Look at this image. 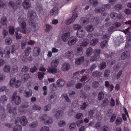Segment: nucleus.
Here are the masks:
<instances>
[{"label":"nucleus","mask_w":131,"mask_h":131,"mask_svg":"<svg viewBox=\"0 0 131 131\" xmlns=\"http://www.w3.org/2000/svg\"><path fill=\"white\" fill-rule=\"evenodd\" d=\"M23 6L24 8L28 9L31 7V3L29 0H24L23 3Z\"/></svg>","instance_id":"6e6552de"},{"label":"nucleus","mask_w":131,"mask_h":131,"mask_svg":"<svg viewBox=\"0 0 131 131\" xmlns=\"http://www.w3.org/2000/svg\"><path fill=\"white\" fill-rule=\"evenodd\" d=\"M105 10V9L103 7H97L94 10V11L96 13H102Z\"/></svg>","instance_id":"473e14b6"},{"label":"nucleus","mask_w":131,"mask_h":131,"mask_svg":"<svg viewBox=\"0 0 131 131\" xmlns=\"http://www.w3.org/2000/svg\"><path fill=\"white\" fill-rule=\"evenodd\" d=\"M77 41V38L73 36H72L69 38L68 41V44L69 46H71L75 44Z\"/></svg>","instance_id":"423d86ee"},{"label":"nucleus","mask_w":131,"mask_h":131,"mask_svg":"<svg viewBox=\"0 0 131 131\" xmlns=\"http://www.w3.org/2000/svg\"><path fill=\"white\" fill-rule=\"evenodd\" d=\"M114 7L116 9L119 10L122 9V7L121 5L120 4H117L115 5Z\"/></svg>","instance_id":"6e6d98bb"},{"label":"nucleus","mask_w":131,"mask_h":131,"mask_svg":"<svg viewBox=\"0 0 131 131\" xmlns=\"http://www.w3.org/2000/svg\"><path fill=\"white\" fill-rule=\"evenodd\" d=\"M70 36V33L69 32L64 31L63 32L61 35V39L64 42H66Z\"/></svg>","instance_id":"39448f33"},{"label":"nucleus","mask_w":131,"mask_h":131,"mask_svg":"<svg viewBox=\"0 0 131 131\" xmlns=\"http://www.w3.org/2000/svg\"><path fill=\"white\" fill-rule=\"evenodd\" d=\"M110 74V71L108 70H106L104 72V75L105 78H108Z\"/></svg>","instance_id":"09e8293b"},{"label":"nucleus","mask_w":131,"mask_h":131,"mask_svg":"<svg viewBox=\"0 0 131 131\" xmlns=\"http://www.w3.org/2000/svg\"><path fill=\"white\" fill-rule=\"evenodd\" d=\"M56 99V96L54 94H52L49 96L48 99L49 101L51 103L54 102Z\"/></svg>","instance_id":"5701e85b"},{"label":"nucleus","mask_w":131,"mask_h":131,"mask_svg":"<svg viewBox=\"0 0 131 131\" xmlns=\"http://www.w3.org/2000/svg\"><path fill=\"white\" fill-rule=\"evenodd\" d=\"M130 56V53L128 51H126L123 52L121 56V58L124 60L128 58Z\"/></svg>","instance_id":"dca6fc26"},{"label":"nucleus","mask_w":131,"mask_h":131,"mask_svg":"<svg viewBox=\"0 0 131 131\" xmlns=\"http://www.w3.org/2000/svg\"><path fill=\"white\" fill-rule=\"evenodd\" d=\"M57 84L58 86L61 87L64 85L65 82L62 79H59L57 81Z\"/></svg>","instance_id":"393cba45"},{"label":"nucleus","mask_w":131,"mask_h":131,"mask_svg":"<svg viewBox=\"0 0 131 131\" xmlns=\"http://www.w3.org/2000/svg\"><path fill=\"white\" fill-rule=\"evenodd\" d=\"M10 105H8L7 106V107L8 109V110L9 111V112L10 113H13L14 114H15L16 113V108H14L13 109H12L11 110L10 109Z\"/></svg>","instance_id":"c03bdc74"},{"label":"nucleus","mask_w":131,"mask_h":131,"mask_svg":"<svg viewBox=\"0 0 131 131\" xmlns=\"http://www.w3.org/2000/svg\"><path fill=\"white\" fill-rule=\"evenodd\" d=\"M85 34V32L84 30H78L77 32L76 35L78 37L81 38L84 37Z\"/></svg>","instance_id":"9d476101"},{"label":"nucleus","mask_w":131,"mask_h":131,"mask_svg":"<svg viewBox=\"0 0 131 131\" xmlns=\"http://www.w3.org/2000/svg\"><path fill=\"white\" fill-rule=\"evenodd\" d=\"M27 16L28 17H29L32 19H33L35 18L36 14L34 11H32L30 13L28 14Z\"/></svg>","instance_id":"7c9ffc66"},{"label":"nucleus","mask_w":131,"mask_h":131,"mask_svg":"<svg viewBox=\"0 0 131 131\" xmlns=\"http://www.w3.org/2000/svg\"><path fill=\"white\" fill-rule=\"evenodd\" d=\"M63 97L65 98L66 100L68 102H70V100L68 98L67 95L66 94H63L62 95Z\"/></svg>","instance_id":"69168bd1"},{"label":"nucleus","mask_w":131,"mask_h":131,"mask_svg":"<svg viewBox=\"0 0 131 131\" xmlns=\"http://www.w3.org/2000/svg\"><path fill=\"white\" fill-rule=\"evenodd\" d=\"M7 19L6 17H3L1 18L0 22L2 25H7Z\"/></svg>","instance_id":"c85d7f7f"},{"label":"nucleus","mask_w":131,"mask_h":131,"mask_svg":"<svg viewBox=\"0 0 131 131\" xmlns=\"http://www.w3.org/2000/svg\"><path fill=\"white\" fill-rule=\"evenodd\" d=\"M40 121H43L46 125L51 124L52 122V119L46 114L42 115L40 118Z\"/></svg>","instance_id":"f03ea898"},{"label":"nucleus","mask_w":131,"mask_h":131,"mask_svg":"<svg viewBox=\"0 0 131 131\" xmlns=\"http://www.w3.org/2000/svg\"><path fill=\"white\" fill-rule=\"evenodd\" d=\"M9 33L10 35H13L14 32V28L12 26H10L9 27Z\"/></svg>","instance_id":"a18cd8bd"},{"label":"nucleus","mask_w":131,"mask_h":131,"mask_svg":"<svg viewBox=\"0 0 131 131\" xmlns=\"http://www.w3.org/2000/svg\"><path fill=\"white\" fill-rule=\"evenodd\" d=\"M98 40L96 38L92 39L90 41V45L92 46H95L98 43Z\"/></svg>","instance_id":"cd10ccee"},{"label":"nucleus","mask_w":131,"mask_h":131,"mask_svg":"<svg viewBox=\"0 0 131 131\" xmlns=\"http://www.w3.org/2000/svg\"><path fill=\"white\" fill-rule=\"evenodd\" d=\"M12 38L8 37L5 40V43L6 45H10L12 42Z\"/></svg>","instance_id":"e433bc0d"},{"label":"nucleus","mask_w":131,"mask_h":131,"mask_svg":"<svg viewBox=\"0 0 131 131\" xmlns=\"http://www.w3.org/2000/svg\"><path fill=\"white\" fill-rule=\"evenodd\" d=\"M36 9L37 11L38 12L42 14H44L41 5H37L36 7Z\"/></svg>","instance_id":"bb28decb"},{"label":"nucleus","mask_w":131,"mask_h":131,"mask_svg":"<svg viewBox=\"0 0 131 131\" xmlns=\"http://www.w3.org/2000/svg\"><path fill=\"white\" fill-rule=\"evenodd\" d=\"M7 100V97L6 95H3L1 96L0 98V101L1 102H4L6 101Z\"/></svg>","instance_id":"37998d69"},{"label":"nucleus","mask_w":131,"mask_h":131,"mask_svg":"<svg viewBox=\"0 0 131 131\" xmlns=\"http://www.w3.org/2000/svg\"><path fill=\"white\" fill-rule=\"evenodd\" d=\"M106 64L105 62H103L100 63L99 66V67L101 69H103L105 68Z\"/></svg>","instance_id":"79ce46f5"},{"label":"nucleus","mask_w":131,"mask_h":131,"mask_svg":"<svg viewBox=\"0 0 131 131\" xmlns=\"http://www.w3.org/2000/svg\"><path fill=\"white\" fill-rule=\"evenodd\" d=\"M110 16L112 18H116L118 19H121L123 18V16L121 14H118L115 13H111Z\"/></svg>","instance_id":"9b49d317"},{"label":"nucleus","mask_w":131,"mask_h":131,"mask_svg":"<svg viewBox=\"0 0 131 131\" xmlns=\"http://www.w3.org/2000/svg\"><path fill=\"white\" fill-rule=\"evenodd\" d=\"M83 117V114L82 113H78L76 116V118L78 119H80Z\"/></svg>","instance_id":"0e129e2a"},{"label":"nucleus","mask_w":131,"mask_h":131,"mask_svg":"<svg viewBox=\"0 0 131 131\" xmlns=\"http://www.w3.org/2000/svg\"><path fill=\"white\" fill-rule=\"evenodd\" d=\"M10 70V66L8 65H5L3 69V71L4 72L6 73L9 72Z\"/></svg>","instance_id":"2f4dec72"},{"label":"nucleus","mask_w":131,"mask_h":131,"mask_svg":"<svg viewBox=\"0 0 131 131\" xmlns=\"http://www.w3.org/2000/svg\"><path fill=\"white\" fill-rule=\"evenodd\" d=\"M30 78L29 75L25 74L22 75L21 77V80L22 82H25L27 81Z\"/></svg>","instance_id":"412c9836"},{"label":"nucleus","mask_w":131,"mask_h":131,"mask_svg":"<svg viewBox=\"0 0 131 131\" xmlns=\"http://www.w3.org/2000/svg\"><path fill=\"white\" fill-rule=\"evenodd\" d=\"M100 50L99 49H96L94 50L93 52L94 55L98 57L100 55Z\"/></svg>","instance_id":"49530a36"},{"label":"nucleus","mask_w":131,"mask_h":131,"mask_svg":"<svg viewBox=\"0 0 131 131\" xmlns=\"http://www.w3.org/2000/svg\"><path fill=\"white\" fill-rule=\"evenodd\" d=\"M88 44V40L86 38L82 39V42L80 43V46H81L86 47Z\"/></svg>","instance_id":"b1692460"},{"label":"nucleus","mask_w":131,"mask_h":131,"mask_svg":"<svg viewBox=\"0 0 131 131\" xmlns=\"http://www.w3.org/2000/svg\"><path fill=\"white\" fill-rule=\"evenodd\" d=\"M93 52V50L91 47H89L86 51V55L90 56L91 55Z\"/></svg>","instance_id":"f704fd0d"},{"label":"nucleus","mask_w":131,"mask_h":131,"mask_svg":"<svg viewBox=\"0 0 131 131\" xmlns=\"http://www.w3.org/2000/svg\"><path fill=\"white\" fill-rule=\"evenodd\" d=\"M17 92H14L12 97V100L13 102H14L16 104H19L21 102L20 97L18 96H17Z\"/></svg>","instance_id":"20e7f679"},{"label":"nucleus","mask_w":131,"mask_h":131,"mask_svg":"<svg viewBox=\"0 0 131 131\" xmlns=\"http://www.w3.org/2000/svg\"><path fill=\"white\" fill-rule=\"evenodd\" d=\"M18 15L19 16L18 19V21L21 27L17 28L16 29L17 31H20L24 34H25L26 24L24 21L23 16L20 13H18Z\"/></svg>","instance_id":"f257e3e1"},{"label":"nucleus","mask_w":131,"mask_h":131,"mask_svg":"<svg viewBox=\"0 0 131 131\" xmlns=\"http://www.w3.org/2000/svg\"><path fill=\"white\" fill-rule=\"evenodd\" d=\"M58 9L57 7H54L50 11V15L52 16H55L58 13Z\"/></svg>","instance_id":"f3484780"},{"label":"nucleus","mask_w":131,"mask_h":131,"mask_svg":"<svg viewBox=\"0 0 131 131\" xmlns=\"http://www.w3.org/2000/svg\"><path fill=\"white\" fill-rule=\"evenodd\" d=\"M46 28L45 29V30L46 32L49 31L50 30L52 29V26L48 24H46Z\"/></svg>","instance_id":"8fccbe9b"},{"label":"nucleus","mask_w":131,"mask_h":131,"mask_svg":"<svg viewBox=\"0 0 131 131\" xmlns=\"http://www.w3.org/2000/svg\"><path fill=\"white\" fill-rule=\"evenodd\" d=\"M19 122H20L22 125L25 126L27 123L28 121L25 116H23L20 117H18L16 118L15 122V123L16 124H17Z\"/></svg>","instance_id":"7ed1b4c3"},{"label":"nucleus","mask_w":131,"mask_h":131,"mask_svg":"<svg viewBox=\"0 0 131 131\" xmlns=\"http://www.w3.org/2000/svg\"><path fill=\"white\" fill-rule=\"evenodd\" d=\"M122 121V119L121 118L118 117L117 118L115 121L116 124L117 125H119L121 124Z\"/></svg>","instance_id":"603ef678"},{"label":"nucleus","mask_w":131,"mask_h":131,"mask_svg":"<svg viewBox=\"0 0 131 131\" xmlns=\"http://www.w3.org/2000/svg\"><path fill=\"white\" fill-rule=\"evenodd\" d=\"M107 45V41L106 40L102 42L100 44L102 48H104V47L106 46Z\"/></svg>","instance_id":"bf43d9fd"},{"label":"nucleus","mask_w":131,"mask_h":131,"mask_svg":"<svg viewBox=\"0 0 131 131\" xmlns=\"http://www.w3.org/2000/svg\"><path fill=\"white\" fill-rule=\"evenodd\" d=\"M72 27L75 30H79L81 28V26L78 24L74 25Z\"/></svg>","instance_id":"4d7b16f0"},{"label":"nucleus","mask_w":131,"mask_h":131,"mask_svg":"<svg viewBox=\"0 0 131 131\" xmlns=\"http://www.w3.org/2000/svg\"><path fill=\"white\" fill-rule=\"evenodd\" d=\"M102 73L96 71L94 72H93L92 74V76L93 77H100Z\"/></svg>","instance_id":"4c0bfd02"},{"label":"nucleus","mask_w":131,"mask_h":131,"mask_svg":"<svg viewBox=\"0 0 131 131\" xmlns=\"http://www.w3.org/2000/svg\"><path fill=\"white\" fill-rule=\"evenodd\" d=\"M45 74V73L44 72H38V75L39 79L40 80H41Z\"/></svg>","instance_id":"3c124183"},{"label":"nucleus","mask_w":131,"mask_h":131,"mask_svg":"<svg viewBox=\"0 0 131 131\" xmlns=\"http://www.w3.org/2000/svg\"><path fill=\"white\" fill-rule=\"evenodd\" d=\"M32 94V91L30 89L27 88L25 91L24 95L27 97H29L31 96Z\"/></svg>","instance_id":"f8f14e48"},{"label":"nucleus","mask_w":131,"mask_h":131,"mask_svg":"<svg viewBox=\"0 0 131 131\" xmlns=\"http://www.w3.org/2000/svg\"><path fill=\"white\" fill-rule=\"evenodd\" d=\"M31 48L30 47H27L24 51V53L27 56H29L31 51Z\"/></svg>","instance_id":"72a5a7b5"},{"label":"nucleus","mask_w":131,"mask_h":131,"mask_svg":"<svg viewBox=\"0 0 131 131\" xmlns=\"http://www.w3.org/2000/svg\"><path fill=\"white\" fill-rule=\"evenodd\" d=\"M63 115V113L61 111H58L57 112L55 116L58 119L62 117Z\"/></svg>","instance_id":"c756f323"},{"label":"nucleus","mask_w":131,"mask_h":131,"mask_svg":"<svg viewBox=\"0 0 131 131\" xmlns=\"http://www.w3.org/2000/svg\"><path fill=\"white\" fill-rule=\"evenodd\" d=\"M84 60L83 57H81L76 59L75 60V63L76 64L80 65L83 62Z\"/></svg>","instance_id":"aec40b11"},{"label":"nucleus","mask_w":131,"mask_h":131,"mask_svg":"<svg viewBox=\"0 0 131 131\" xmlns=\"http://www.w3.org/2000/svg\"><path fill=\"white\" fill-rule=\"evenodd\" d=\"M51 105L50 104H48L47 105L45 106L44 108V110L45 111H48L51 109Z\"/></svg>","instance_id":"864d4df0"},{"label":"nucleus","mask_w":131,"mask_h":131,"mask_svg":"<svg viewBox=\"0 0 131 131\" xmlns=\"http://www.w3.org/2000/svg\"><path fill=\"white\" fill-rule=\"evenodd\" d=\"M99 86V82L98 81H95L93 83L92 86L94 88H97Z\"/></svg>","instance_id":"5fc2aeb1"},{"label":"nucleus","mask_w":131,"mask_h":131,"mask_svg":"<svg viewBox=\"0 0 131 131\" xmlns=\"http://www.w3.org/2000/svg\"><path fill=\"white\" fill-rule=\"evenodd\" d=\"M104 96V94L102 92H101L99 93L98 95V98L99 100H101L102 99Z\"/></svg>","instance_id":"e2e57ef3"},{"label":"nucleus","mask_w":131,"mask_h":131,"mask_svg":"<svg viewBox=\"0 0 131 131\" xmlns=\"http://www.w3.org/2000/svg\"><path fill=\"white\" fill-rule=\"evenodd\" d=\"M28 70V67L26 66L23 67L21 69V71L23 72H26Z\"/></svg>","instance_id":"774afa93"},{"label":"nucleus","mask_w":131,"mask_h":131,"mask_svg":"<svg viewBox=\"0 0 131 131\" xmlns=\"http://www.w3.org/2000/svg\"><path fill=\"white\" fill-rule=\"evenodd\" d=\"M90 4L92 6L96 7L97 6L99 2L97 0H89Z\"/></svg>","instance_id":"a878e982"},{"label":"nucleus","mask_w":131,"mask_h":131,"mask_svg":"<svg viewBox=\"0 0 131 131\" xmlns=\"http://www.w3.org/2000/svg\"><path fill=\"white\" fill-rule=\"evenodd\" d=\"M32 108L33 110H40L41 108L39 106L36 105H35L33 106Z\"/></svg>","instance_id":"680f3d73"},{"label":"nucleus","mask_w":131,"mask_h":131,"mask_svg":"<svg viewBox=\"0 0 131 131\" xmlns=\"http://www.w3.org/2000/svg\"><path fill=\"white\" fill-rule=\"evenodd\" d=\"M10 48L9 46L6 47L4 49V52H6V53L5 55V57L7 58H9L10 55Z\"/></svg>","instance_id":"6ab92c4d"},{"label":"nucleus","mask_w":131,"mask_h":131,"mask_svg":"<svg viewBox=\"0 0 131 131\" xmlns=\"http://www.w3.org/2000/svg\"><path fill=\"white\" fill-rule=\"evenodd\" d=\"M86 29L88 32H91L93 31L94 29L92 25H89L87 26L86 27Z\"/></svg>","instance_id":"58836bf2"},{"label":"nucleus","mask_w":131,"mask_h":131,"mask_svg":"<svg viewBox=\"0 0 131 131\" xmlns=\"http://www.w3.org/2000/svg\"><path fill=\"white\" fill-rule=\"evenodd\" d=\"M38 123L37 121L34 122L29 125V126L31 128H34L38 126Z\"/></svg>","instance_id":"c9c22d12"},{"label":"nucleus","mask_w":131,"mask_h":131,"mask_svg":"<svg viewBox=\"0 0 131 131\" xmlns=\"http://www.w3.org/2000/svg\"><path fill=\"white\" fill-rule=\"evenodd\" d=\"M40 131H49V128L47 126H44L41 128Z\"/></svg>","instance_id":"13d9d810"},{"label":"nucleus","mask_w":131,"mask_h":131,"mask_svg":"<svg viewBox=\"0 0 131 131\" xmlns=\"http://www.w3.org/2000/svg\"><path fill=\"white\" fill-rule=\"evenodd\" d=\"M30 25H31V29L32 31L37 30L39 27V24L36 23L32 22Z\"/></svg>","instance_id":"1a4fd4ad"},{"label":"nucleus","mask_w":131,"mask_h":131,"mask_svg":"<svg viewBox=\"0 0 131 131\" xmlns=\"http://www.w3.org/2000/svg\"><path fill=\"white\" fill-rule=\"evenodd\" d=\"M65 55L66 57L69 59L72 58L74 56L73 52L71 51H69L66 52Z\"/></svg>","instance_id":"4be33fe9"},{"label":"nucleus","mask_w":131,"mask_h":131,"mask_svg":"<svg viewBox=\"0 0 131 131\" xmlns=\"http://www.w3.org/2000/svg\"><path fill=\"white\" fill-rule=\"evenodd\" d=\"M59 63V60L56 59L53 60L51 63L50 65L52 67L56 68L58 65Z\"/></svg>","instance_id":"a211bd4d"},{"label":"nucleus","mask_w":131,"mask_h":131,"mask_svg":"<svg viewBox=\"0 0 131 131\" xmlns=\"http://www.w3.org/2000/svg\"><path fill=\"white\" fill-rule=\"evenodd\" d=\"M40 51V49L38 47H35L33 50V55L35 57L39 55Z\"/></svg>","instance_id":"4468645a"},{"label":"nucleus","mask_w":131,"mask_h":131,"mask_svg":"<svg viewBox=\"0 0 131 131\" xmlns=\"http://www.w3.org/2000/svg\"><path fill=\"white\" fill-rule=\"evenodd\" d=\"M47 72L49 73L53 74L57 73L58 72L57 69L56 68L49 67L47 69Z\"/></svg>","instance_id":"ddd939ff"},{"label":"nucleus","mask_w":131,"mask_h":131,"mask_svg":"<svg viewBox=\"0 0 131 131\" xmlns=\"http://www.w3.org/2000/svg\"><path fill=\"white\" fill-rule=\"evenodd\" d=\"M27 56L26 54L24 55L23 57L22 60L23 62H26L28 60L27 56Z\"/></svg>","instance_id":"338daca9"},{"label":"nucleus","mask_w":131,"mask_h":131,"mask_svg":"<svg viewBox=\"0 0 131 131\" xmlns=\"http://www.w3.org/2000/svg\"><path fill=\"white\" fill-rule=\"evenodd\" d=\"M21 84V81L20 80H17L16 81L15 87L17 88H18L20 86Z\"/></svg>","instance_id":"052dcab7"},{"label":"nucleus","mask_w":131,"mask_h":131,"mask_svg":"<svg viewBox=\"0 0 131 131\" xmlns=\"http://www.w3.org/2000/svg\"><path fill=\"white\" fill-rule=\"evenodd\" d=\"M22 127L20 125L15 126L13 129V131H21Z\"/></svg>","instance_id":"a19ab883"},{"label":"nucleus","mask_w":131,"mask_h":131,"mask_svg":"<svg viewBox=\"0 0 131 131\" xmlns=\"http://www.w3.org/2000/svg\"><path fill=\"white\" fill-rule=\"evenodd\" d=\"M27 44V41L26 40H23L21 41V47L22 49H24L25 48Z\"/></svg>","instance_id":"de8ad7c7"},{"label":"nucleus","mask_w":131,"mask_h":131,"mask_svg":"<svg viewBox=\"0 0 131 131\" xmlns=\"http://www.w3.org/2000/svg\"><path fill=\"white\" fill-rule=\"evenodd\" d=\"M70 68V66L68 63H64L62 65L61 69L63 71H68L69 70Z\"/></svg>","instance_id":"2eb2a0df"},{"label":"nucleus","mask_w":131,"mask_h":131,"mask_svg":"<svg viewBox=\"0 0 131 131\" xmlns=\"http://www.w3.org/2000/svg\"><path fill=\"white\" fill-rule=\"evenodd\" d=\"M83 49L79 47L75 48L74 49V53L77 56H80L83 53Z\"/></svg>","instance_id":"0eeeda50"},{"label":"nucleus","mask_w":131,"mask_h":131,"mask_svg":"<svg viewBox=\"0 0 131 131\" xmlns=\"http://www.w3.org/2000/svg\"><path fill=\"white\" fill-rule=\"evenodd\" d=\"M16 80L15 78H13L10 80V85L12 87H14L15 86Z\"/></svg>","instance_id":"ea45409f"}]
</instances>
